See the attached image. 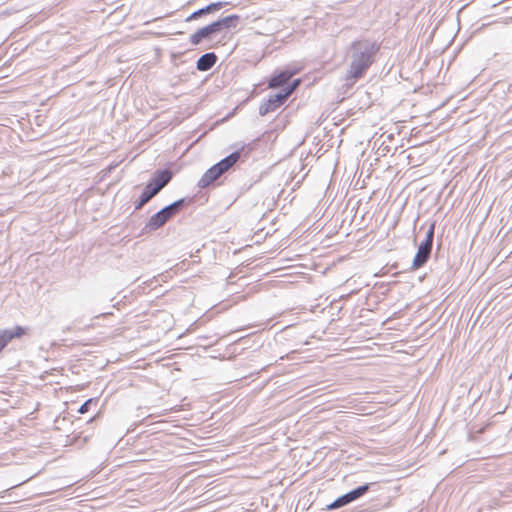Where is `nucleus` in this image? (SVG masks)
<instances>
[{"instance_id":"f257e3e1","label":"nucleus","mask_w":512,"mask_h":512,"mask_svg":"<svg viewBox=\"0 0 512 512\" xmlns=\"http://www.w3.org/2000/svg\"><path fill=\"white\" fill-rule=\"evenodd\" d=\"M351 48L353 52L345 80L347 83L354 84L358 79L364 76L374 62V56L378 52L379 46L375 43L368 44L355 41L352 43Z\"/></svg>"},{"instance_id":"9d476101","label":"nucleus","mask_w":512,"mask_h":512,"mask_svg":"<svg viewBox=\"0 0 512 512\" xmlns=\"http://www.w3.org/2000/svg\"><path fill=\"white\" fill-rule=\"evenodd\" d=\"M216 61L217 56L214 53H206L198 59L197 69L200 71H207L215 65Z\"/></svg>"},{"instance_id":"2eb2a0df","label":"nucleus","mask_w":512,"mask_h":512,"mask_svg":"<svg viewBox=\"0 0 512 512\" xmlns=\"http://www.w3.org/2000/svg\"><path fill=\"white\" fill-rule=\"evenodd\" d=\"M9 331H10V333H12V336H11L12 340L15 338H20L26 333L25 328H23L21 326H16L15 328H13Z\"/></svg>"},{"instance_id":"39448f33","label":"nucleus","mask_w":512,"mask_h":512,"mask_svg":"<svg viewBox=\"0 0 512 512\" xmlns=\"http://www.w3.org/2000/svg\"><path fill=\"white\" fill-rule=\"evenodd\" d=\"M434 236V224L430 226V229L427 233L426 239L423 243L418 247V251L413 259L412 268L414 270L422 267L428 260L433 243Z\"/></svg>"},{"instance_id":"6e6552de","label":"nucleus","mask_w":512,"mask_h":512,"mask_svg":"<svg viewBox=\"0 0 512 512\" xmlns=\"http://www.w3.org/2000/svg\"><path fill=\"white\" fill-rule=\"evenodd\" d=\"M224 5H226L225 2L211 3L208 6L193 12L191 15H189L187 17L186 21L189 22V21H192V20H195V19L199 18L202 15H205V14H208V13H211V12H214V11H218L222 7H224Z\"/></svg>"},{"instance_id":"dca6fc26","label":"nucleus","mask_w":512,"mask_h":512,"mask_svg":"<svg viewBox=\"0 0 512 512\" xmlns=\"http://www.w3.org/2000/svg\"><path fill=\"white\" fill-rule=\"evenodd\" d=\"M12 333H10L9 330H2L0 331V339L5 344V346L12 341Z\"/></svg>"},{"instance_id":"ddd939ff","label":"nucleus","mask_w":512,"mask_h":512,"mask_svg":"<svg viewBox=\"0 0 512 512\" xmlns=\"http://www.w3.org/2000/svg\"><path fill=\"white\" fill-rule=\"evenodd\" d=\"M98 403V398H90L88 399L84 404L81 405L78 412L80 414H85L89 411V407L94 404L96 405Z\"/></svg>"},{"instance_id":"f3484780","label":"nucleus","mask_w":512,"mask_h":512,"mask_svg":"<svg viewBox=\"0 0 512 512\" xmlns=\"http://www.w3.org/2000/svg\"><path fill=\"white\" fill-rule=\"evenodd\" d=\"M301 83V80L300 79H295L290 85L289 87L286 89L285 93L290 96L297 88L298 86L300 85Z\"/></svg>"},{"instance_id":"423d86ee","label":"nucleus","mask_w":512,"mask_h":512,"mask_svg":"<svg viewBox=\"0 0 512 512\" xmlns=\"http://www.w3.org/2000/svg\"><path fill=\"white\" fill-rule=\"evenodd\" d=\"M288 97L289 96L285 92L283 94L271 96L263 105H261L260 113L265 115L271 111H274L283 105Z\"/></svg>"},{"instance_id":"f03ea898","label":"nucleus","mask_w":512,"mask_h":512,"mask_svg":"<svg viewBox=\"0 0 512 512\" xmlns=\"http://www.w3.org/2000/svg\"><path fill=\"white\" fill-rule=\"evenodd\" d=\"M239 19L240 17L238 15L233 14L212 22L193 33L190 37V42L192 45H198L202 40L209 38L212 34L221 31L223 28L229 29L236 27Z\"/></svg>"},{"instance_id":"0eeeda50","label":"nucleus","mask_w":512,"mask_h":512,"mask_svg":"<svg viewBox=\"0 0 512 512\" xmlns=\"http://www.w3.org/2000/svg\"><path fill=\"white\" fill-rule=\"evenodd\" d=\"M222 176V174L220 173V171L217 169V166L216 165H213L212 167H210L203 175L202 177L200 178L199 182H198V186L200 188H206L208 187L210 184H212L214 181H216L218 178H220Z\"/></svg>"},{"instance_id":"f8f14e48","label":"nucleus","mask_w":512,"mask_h":512,"mask_svg":"<svg viewBox=\"0 0 512 512\" xmlns=\"http://www.w3.org/2000/svg\"><path fill=\"white\" fill-rule=\"evenodd\" d=\"M369 488H370L369 484L359 486L356 489L343 495V500H345L346 503L348 504V503L358 499L359 497L363 496L369 490Z\"/></svg>"},{"instance_id":"9b49d317","label":"nucleus","mask_w":512,"mask_h":512,"mask_svg":"<svg viewBox=\"0 0 512 512\" xmlns=\"http://www.w3.org/2000/svg\"><path fill=\"white\" fill-rule=\"evenodd\" d=\"M293 76L292 72L284 71L279 73L278 75L272 77L268 82L269 88H277L289 81V79Z\"/></svg>"},{"instance_id":"a211bd4d","label":"nucleus","mask_w":512,"mask_h":512,"mask_svg":"<svg viewBox=\"0 0 512 512\" xmlns=\"http://www.w3.org/2000/svg\"><path fill=\"white\" fill-rule=\"evenodd\" d=\"M4 347H5V344L0 339V352L4 349Z\"/></svg>"},{"instance_id":"7ed1b4c3","label":"nucleus","mask_w":512,"mask_h":512,"mask_svg":"<svg viewBox=\"0 0 512 512\" xmlns=\"http://www.w3.org/2000/svg\"><path fill=\"white\" fill-rule=\"evenodd\" d=\"M184 200L180 199L169 206L163 208L156 214L150 217L149 221L146 224V227L149 230H157L162 227L171 217H173L182 206Z\"/></svg>"},{"instance_id":"20e7f679","label":"nucleus","mask_w":512,"mask_h":512,"mask_svg":"<svg viewBox=\"0 0 512 512\" xmlns=\"http://www.w3.org/2000/svg\"><path fill=\"white\" fill-rule=\"evenodd\" d=\"M172 174L170 171H161L158 173L157 178L153 183H148L141 194L140 203L138 207H141L147 203L152 197H154L163 187H165L171 180Z\"/></svg>"},{"instance_id":"4468645a","label":"nucleus","mask_w":512,"mask_h":512,"mask_svg":"<svg viewBox=\"0 0 512 512\" xmlns=\"http://www.w3.org/2000/svg\"><path fill=\"white\" fill-rule=\"evenodd\" d=\"M344 505H347V503L345 500H343V496H341V497L337 498L334 502L329 504L327 506V510H334V509L340 508Z\"/></svg>"},{"instance_id":"1a4fd4ad","label":"nucleus","mask_w":512,"mask_h":512,"mask_svg":"<svg viewBox=\"0 0 512 512\" xmlns=\"http://www.w3.org/2000/svg\"><path fill=\"white\" fill-rule=\"evenodd\" d=\"M239 158L240 153L234 152L227 156L226 158L222 159L220 162L216 163L215 165L217 166V169L220 171V173L223 175L238 162Z\"/></svg>"}]
</instances>
